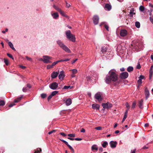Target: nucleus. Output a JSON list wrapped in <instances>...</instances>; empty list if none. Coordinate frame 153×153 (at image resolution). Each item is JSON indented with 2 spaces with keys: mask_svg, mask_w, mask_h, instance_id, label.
<instances>
[{
  "mask_svg": "<svg viewBox=\"0 0 153 153\" xmlns=\"http://www.w3.org/2000/svg\"><path fill=\"white\" fill-rule=\"evenodd\" d=\"M118 76L116 71L114 69L110 70L105 78V82L107 84H109L111 82H114L118 79Z\"/></svg>",
  "mask_w": 153,
  "mask_h": 153,
  "instance_id": "nucleus-1",
  "label": "nucleus"
},
{
  "mask_svg": "<svg viewBox=\"0 0 153 153\" xmlns=\"http://www.w3.org/2000/svg\"><path fill=\"white\" fill-rule=\"evenodd\" d=\"M56 43L57 44L59 47L61 48L62 49L66 52L68 53H71V51L68 48V47L65 45L64 43L60 39H57L56 41Z\"/></svg>",
  "mask_w": 153,
  "mask_h": 153,
  "instance_id": "nucleus-2",
  "label": "nucleus"
},
{
  "mask_svg": "<svg viewBox=\"0 0 153 153\" xmlns=\"http://www.w3.org/2000/svg\"><path fill=\"white\" fill-rule=\"evenodd\" d=\"M65 34L67 39L72 42H75L76 38L74 35L71 33L70 30H67L65 32Z\"/></svg>",
  "mask_w": 153,
  "mask_h": 153,
  "instance_id": "nucleus-3",
  "label": "nucleus"
},
{
  "mask_svg": "<svg viewBox=\"0 0 153 153\" xmlns=\"http://www.w3.org/2000/svg\"><path fill=\"white\" fill-rule=\"evenodd\" d=\"M65 34L67 39L72 42H75L76 38L74 35L71 33L70 30H67L65 32Z\"/></svg>",
  "mask_w": 153,
  "mask_h": 153,
  "instance_id": "nucleus-4",
  "label": "nucleus"
},
{
  "mask_svg": "<svg viewBox=\"0 0 153 153\" xmlns=\"http://www.w3.org/2000/svg\"><path fill=\"white\" fill-rule=\"evenodd\" d=\"M43 62L45 63H49L52 62L50 60L52 59V57L47 55L43 56Z\"/></svg>",
  "mask_w": 153,
  "mask_h": 153,
  "instance_id": "nucleus-5",
  "label": "nucleus"
},
{
  "mask_svg": "<svg viewBox=\"0 0 153 153\" xmlns=\"http://www.w3.org/2000/svg\"><path fill=\"white\" fill-rule=\"evenodd\" d=\"M58 84L56 82H53L49 85V88L51 89L54 90L58 89Z\"/></svg>",
  "mask_w": 153,
  "mask_h": 153,
  "instance_id": "nucleus-6",
  "label": "nucleus"
},
{
  "mask_svg": "<svg viewBox=\"0 0 153 153\" xmlns=\"http://www.w3.org/2000/svg\"><path fill=\"white\" fill-rule=\"evenodd\" d=\"M128 76V74L127 72H123L121 73L120 75V77L121 79H126Z\"/></svg>",
  "mask_w": 153,
  "mask_h": 153,
  "instance_id": "nucleus-7",
  "label": "nucleus"
},
{
  "mask_svg": "<svg viewBox=\"0 0 153 153\" xmlns=\"http://www.w3.org/2000/svg\"><path fill=\"white\" fill-rule=\"evenodd\" d=\"M112 106V104L108 102L105 103H103L102 104V106L104 108H111Z\"/></svg>",
  "mask_w": 153,
  "mask_h": 153,
  "instance_id": "nucleus-8",
  "label": "nucleus"
},
{
  "mask_svg": "<svg viewBox=\"0 0 153 153\" xmlns=\"http://www.w3.org/2000/svg\"><path fill=\"white\" fill-rule=\"evenodd\" d=\"M99 19V17L95 15L94 16L93 20L94 23V25H96L98 24Z\"/></svg>",
  "mask_w": 153,
  "mask_h": 153,
  "instance_id": "nucleus-9",
  "label": "nucleus"
},
{
  "mask_svg": "<svg viewBox=\"0 0 153 153\" xmlns=\"http://www.w3.org/2000/svg\"><path fill=\"white\" fill-rule=\"evenodd\" d=\"M127 34V31L125 29H122L120 31V35L122 37H125Z\"/></svg>",
  "mask_w": 153,
  "mask_h": 153,
  "instance_id": "nucleus-10",
  "label": "nucleus"
},
{
  "mask_svg": "<svg viewBox=\"0 0 153 153\" xmlns=\"http://www.w3.org/2000/svg\"><path fill=\"white\" fill-rule=\"evenodd\" d=\"M65 75L64 74V72L63 71H61L58 77L59 79L61 80H63Z\"/></svg>",
  "mask_w": 153,
  "mask_h": 153,
  "instance_id": "nucleus-11",
  "label": "nucleus"
},
{
  "mask_svg": "<svg viewBox=\"0 0 153 153\" xmlns=\"http://www.w3.org/2000/svg\"><path fill=\"white\" fill-rule=\"evenodd\" d=\"M63 101L65 102V103L67 106H69L72 103V101L70 98H68L67 99L64 98L63 99Z\"/></svg>",
  "mask_w": 153,
  "mask_h": 153,
  "instance_id": "nucleus-12",
  "label": "nucleus"
},
{
  "mask_svg": "<svg viewBox=\"0 0 153 153\" xmlns=\"http://www.w3.org/2000/svg\"><path fill=\"white\" fill-rule=\"evenodd\" d=\"M110 146L112 148H114L116 147L117 143L116 141H111L109 143Z\"/></svg>",
  "mask_w": 153,
  "mask_h": 153,
  "instance_id": "nucleus-13",
  "label": "nucleus"
},
{
  "mask_svg": "<svg viewBox=\"0 0 153 153\" xmlns=\"http://www.w3.org/2000/svg\"><path fill=\"white\" fill-rule=\"evenodd\" d=\"M145 94L146 99L147 100L149 97L150 95L149 91L147 88H146L145 89Z\"/></svg>",
  "mask_w": 153,
  "mask_h": 153,
  "instance_id": "nucleus-14",
  "label": "nucleus"
},
{
  "mask_svg": "<svg viewBox=\"0 0 153 153\" xmlns=\"http://www.w3.org/2000/svg\"><path fill=\"white\" fill-rule=\"evenodd\" d=\"M112 8V7L110 4H105L104 9L105 10L108 11H110L111 10Z\"/></svg>",
  "mask_w": 153,
  "mask_h": 153,
  "instance_id": "nucleus-15",
  "label": "nucleus"
},
{
  "mask_svg": "<svg viewBox=\"0 0 153 153\" xmlns=\"http://www.w3.org/2000/svg\"><path fill=\"white\" fill-rule=\"evenodd\" d=\"M51 15L53 19L56 20L59 17V14L57 12L51 13Z\"/></svg>",
  "mask_w": 153,
  "mask_h": 153,
  "instance_id": "nucleus-16",
  "label": "nucleus"
},
{
  "mask_svg": "<svg viewBox=\"0 0 153 153\" xmlns=\"http://www.w3.org/2000/svg\"><path fill=\"white\" fill-rule=\"evenodd\" d=\"M95 97L96 99L97 100L99 101H101L102 100L100 93H96L95 94Z\"/></svg>",
  "mask_w": 153,
  "mask_h": 153,
  "instance_id": "nucleus-17",
  "label": "nucleus"
},
{
  "mask_svg": "<svg viewBox=\"0 0 153 153\" xmlns=\"http://www.w3.org/2000/svg\"><path fill=\"white\" fill-rule=\"evenodd\" d=\"M138 105L139 108L141 109L143 108V100L141 99L138 102Z\"/></svg>",
  "mask_w": 153,
  "mask_h": 153,
  "instance_id": "nucleus-18",
  "label": "nucleus"
},
{
  "mask_svg": "<svg viewBox=\"0 0 153 153\" xmlns=\"http://www.w3.org/2000/svg\"><path fill=\"white\" fill-rule=\"evenodd\" d=\"M92 107L94 109L98 110L99 109L100 105L98 104H93L92 105Z\"/></svg>",
  "mask_w": 153,
  "mask_h": 153,
  "instance_id": "nucleus-19",
  "label": "nucleus"
},
{
  "mask_svg": "<svg viewBox=\"0 0 153 153\" xmlns=\"http://www.w3.org/2000/svg\"><path fill=\"white\" fill-rule=\"evenodd\" d=\"M59 72H53L51 74V77L52 79L56 78L58 75Z\"/></svg>",
  "mask_w": 153,
  "mask_h": 153,
  "instance_id": "nucleus-20",
  "label": "nucleus"
},
{
  "mask_svg": "<svg viewBox=\"0 0 153 153\" xmlns=\"http://www.w3.org/2000/svg\"><path fill=\"white\" fill-rule=\"evenodd\" d=\"M107 48L105 46H102L101 48V52L102 53L104 54L107 51Z\"/></svg>",
  "mask_w": 153,
  "mask_h": 153,
  "instance_id": "nucleus-21",
  "label": "nucleus"
},
{
  "mask_svg": "<svg viewBox=\"0 0 153 153\" xmlns=\"http://www.w3.org/2000/svg\"><path fill=\"white\" fill-rule=\"evenodd\" d=\"M91 149L92 151L95 150L96 151L98 150V148L96 144H94L92 145L91 147Z\"/></svg>",
  "mask_w": 153,
  "mask_h": 153,
  "instance_id": "nucleus-22",
  "label": "nucleus"
},
{
  "mask_svg": "<svg viewBox=\"0 0 153 153\" xmlns=\"http://www.w3.org/2000/svg\"><path fill=\"white\" fill-rule=\"evenodd\" d=\"M23 96V95H22L20 97L17 98L16 99L14 100V102L17 103L19 102L22 98Z\"/></svg>",
  "mask_w": 153,
  "mask_h": 153,
  "instance_id": "nucleus-23",
  "label": "nucleus"
},
{
  "mask_svg": "<svg viewBox=\"0 0 153 153\" xmlns=\"http://www.w3.org/2000/svg\"><path fill=\"white\" fill-rule=\"evenodd\" d=\"M23 96V95H22L20 97L17 98L16 99L14 100V102L17 103L19 102L22 98Z\"/></svg>",
  "mask_w": 153,
  "mask_h": 153,
  "instance_id": "nucleus-24",
  "label": "nucleus"
},
{
  "mask_svg": "<svg viewBox=\"0 0 153 153\" xmlns=\"http://www.w3.org/2000/svg\"><path fill=\"white\" fill-rule=\"evenodd\" d=\"M8 45L10 48L13 50L15 51L16 49L13 47V45L11 42H9L8 43Z\"/></svg>",
  "mask_w": 153,
  "mask_h": 153,
  "instance_id": "nucleus-25",
  "label": "nucleus"
},
{
  "mask_svg": "<svg viewBox=\"0 0 153 153\" xmlns=\"http://www.w3.org/2000/svg\"><path fill=\"white\" fill-rule=\"evenodd\" d=\"M108 143L106 141H104L103 143L102 144V146L104 148H105L106 147V146L108 145Z\"/></svg>",
  "mask_w": 153,
  "mask_h": 153,
  "instance_id": "nucleus-26",
  "label": "nucleus"
},
{
  "mask_svg": "<svg viewBox=\"0 0 153 153\" xmlns=\"http://www.w3.org/2000/svg\"><path fill=\"white\" fill-rule=\"evenodd\" d=\"M133 68L132 66H129L127 68V71L128 72H131L133 71Z\"/></svg>",
  "mask_w": 153,
  "mask_h": 153,
  "instance_id": "nucleus-27",
  "label": "nucleus"
},
{
  "mask_svg": "<svg viewBox=\"0 0 153 153\" xmlns=\"http://www.w3.org/2000/svg\"><path fill=\"white\" fill-rule=\"evenodd\" d=\"M134 46V47L136 48H140V49L142 47V45L140 44V46L138 45V43H137L136 44H135V45Z\"/></svg>",
  "mask_w": 153,
  "mask_h": 153,
  "instance_id": "nucleus-28",
  "label": "nucleus"
},
{
  "mask_svg": "<svg viewBox=\"0 0 153 153\" xmlns=\"http://www.w3.org/2000/svg\"><path fill=\"white\" fill-rule=\"evenodd\" d=\"M135 26L137 28H139L140 27V23L139 22H136L135 23Z\"/></svg>",
  "mask_w": 153,
  "mask_h": 153,
  "instance_id": "nucleus-29",
  "label": "nucleus"
},
{
  "mask_svg": "<svg viewBox=\"0 0 153 153\" xmlns=\"http://www.w3.org/2000/svg\"><path fill=\"white\" fill-rule=\"evenodd\" d=\"M134 14V10L133 9H132L131 10H130V15L131 17L133 16Z\"/></svg>",
  "mask_w": 153,
  "mask_h": 153,
  "instance_id": "nucleus-30",
  "label": "nucleus"
},
{
  "mask_svg": "<svg viewBox=\"0 0 153 153\" xmlns=\"http://www.w3.org/2000/svg\"><path fill=\"white\" fill-rule=\"evenodd\" d=\"M53 7L56 10L59 11L61 9L60 8H59L58 7L56 6L55 5L53 4Z\"/></svg>",
  "mask_w": 153,
  "mask_h": 153,
  "instance_id": "nucleus-31",
  "label": "nucleus"
},
{
  "mask_svg": "<svg viewBox=\"0 0 153 153\" xmlns=\"http://www.w3.org/2000/svg\"><path fill=\"white\" fill-rule=\"evenodd\" d=\"M4 62L6 65H8L9 63L8 60L6 59H4Z\"/></svg>",
  "mask_w": 153,
  "mask_h": 153,
  "instance_id": "nucleus-32",
  "label": "nucleus"
},
{
  "mask_svg": "<svg viewBox=\"0 0 153 153\" xmlns=\"http://www.w3.org/2000/svg\"><path fill=\"white\" fill-rule=\"evenodd\" d=\"M145 7L144 6L141 5L139 7V10L141 12H143L144 11Z\"/></svg>",
  "mask_w": 153,
  "mask_h": 153,
  "instance_id": "nucleus-33",
  "label": "nucleus"
},
{
  "mask_svg": "<svg viewBox=\"0 0 153 153\" xmlns=\"http://www.w3.org/2000/svg\"><path fill=\"white\" fill-rule=\"evenodd\" d=\"M73 74H76L77 72V70L76 69H73L71 70Z\"/></svg>",
  "mask_w": 153,
  "mask_h": 153,
  "instance_id": "nucleus-34",
  "label": "nucleus"
},
{
  "mask_svg": "<svg viewBox=\"0 0 153 153\" xmlns=\"http://www.w3.org/2000/svg\"><path fill=\"white\" fill-rule=\"evenodd\" d=\"M59 12L61 14L62 16H65V17H67V16H66L65 15V14H64V13L63 12L61 9H60L59 11Z\"/></svg>",
  "mask_w": 153,
  "mask_h": 153,
  "instance_id": "nucleus-35",
  "label": "nucleus"
},
{
  "mask_svg": "<svg viewBox=\"0 0 153 153\" xmlns=\"http://www.w3.org/2000/svg\"><path fill=\"white\" fill-rule=\"evenodd\" d=\"M58 92V91H53L51 94L52 95V96H53L56 95L57 94Z\"/></svg>",
  "mask_w": 153,
  "mask_h": 153,
  "instance_id": "nucleus-36",
  "label": "nucleus"
},
{
  "mask_svg": "<svg viewBox=\"0 0 153 153\" xmlns=\"http://www.w3.org/2000/svg\"><path fill=\"white\" fill-rule=\"evenodd\" d=\"M136 102H135V101L134 102L132 103V105L131 106V108L132 109H134V108H135L136 105Z\"/></svg>",
  "mask_w": 153,
  "mask_h": 153,
  "instance_id": "nucleus-37",
  "label": "nucleus"
},
{
  "mask_svg": "<svg viewBox=\"0 0 153 153\" xmlns=\"http://www.w3.org/2000/svg\"><path fill=\"white\" fill-rule=\"evenodd\" d=\"M5 104V102L4 100H0V106H3Z\"/></svg>",
  "mask_w": 153,
  "mask_h": 153,
  "instance_id": "nucleus-38",
  "label": "nucleus"
},
{
  "mask_svg": "<svg viewBox=\"0 0 153 153\" xmlns=\"http://www.w3.org/2000/svg\"><path fill=\"white\" fill-rule=\"evenodd\" d=\"M42 151L41 149L39 148H37V150L35 151L34 153H40Z\"/></svg>",
  "mask_w": 153,
  "mask_h": 153,
  "instance_id": "nucleus-39",
  "label": "nucleus"
},
{
  "mask_svg": "<svg viewBox=\"0 0 153 153\" xmlns=\"http://www.w3.org/2000/svg\"><path fill=\"white\" fill-rule=\"evenodd\" d=\"M67 146L73 152H74V150L71 146L68 144Z\"/></svg>",
  "mask_w": 153,
  "mask_h": 153,
  "instance_id": "nucleus-40",
  "label": "nucleus"
},
{
  "mask_svg": "<svg viewBox=\"0 0 153 153\" xmlns=\"http://www.w3.org/2000/svg\"><path fill=\"white\" fill-rule=\"evenodd\" d=\"M70 60V59H61L59 60H58L59 61V62H64V61H68Z\"/></svg>",
  "mask_w": 153,
  "mask_h": 153,
  "instance_id": "nucleus-41",
  "label": "nucleus"
},
{
  "mask_svg": "<svg viewBox=\"0 0 153 153\" xmlns=\"http://www.w3.org/2000/svg\"><path fill=\"white\" fill-rule=\"evenodd\" d=\"M68 136L70 137H75V135L74 134H68Z\"/></svg>",
  "mask_w": 153,
  "mask_h": 153,
  "instance_id": "nucleus-42",
  "label": "nucleus"
},
{
  "mask_svg": "<svg viewBox=\"0 0 153 153\" xmlns=\"http://www.w3.org/2000/svg\"><path fill=\"white\" fill-rule=\"evenodd\" d=\"M7 55L10 58H11L12 59H14V58L13 57V56L11 54L7 53Z\"/></svg>",
  "mask_w": 153,
  "mask_h": 153,
  "instance_id": "nucleus-43",
  "label": "nucleus"
},
{
  "mask_svg": "<svg viewBox=\"0 0 153 153\" xmlns=\"http://www.w3.org/2000/svg\"><path fill=\"white\" fill-rule=\"evenodd\" d=\"M46 94H41V97L42 98H44L46 97Z\"/></svg>",
  "mask_w": 153,
  "mask_h": 153,
  "instance_id": "nucleus-44",
  "label": "nucleus"
},
{
  "mask_svg": "<svg viewBox=\"0 0 153 153\" xmlns=\"http://www.w3.org/2000/svg\"><path fill=\"white\" fill-rule=\"evenodd\" d=\"M58 62H59V61H56V62H53L52 64L51 65H52V66L53 67L55 65H56L57 64Z\"/></svg>",
  "mask_w": 153,
  "mask_h": 153,
  "instance_id": "nucleus-45",
  "label": "nucleus"
},
{
  "mask_svg": "<svg viewBox=\"0 0 153 153\" xmlns=\"http://www.w3.org/2000/svg\"><path fill=\"white\" fill-rule=\"evenodd\" d=\"M136 68L138 69H140L141 68V66L139 62H138Z\"/></svg>",
  "mask_w": 153,
  "mask_h": 153,
  "instance_id": "nucleus-46",
  "label": "nucleus"
},
{
  "mask_svg": "<svg viewBox=\"0 0 153 153\" xmlns=\"http://www.w3.org/2000/svg\"><path fill=\"white\" fill-rule=\"evenodd\" d=\"M70 88H71V86H68L65 85L64 86L63 88L64 89H68Z\"/></svg>",
  "mask_w": 153,
  "mask_h": 153,
  "instance_id": "nucleus-47",
  "label": "nucleus"
},
{
  "mask_svg": "<svg viewBox=\"0 0 153 153\" xmlns=\"http://www.w3.org/2000/svg\"><path fill=\"white\" fill-rule=\"evenodd\" d=\"M26 58L27 60L31 62L32 61V59L31 58H30L27 56H26Z\"/></svg>",
  "mask_w": 153,
  "mask_h": 153,
  "instance_id": "nucleus-48",
  "label": "nucleus"
},
{
  "mask_svg": "<svg viewBox=\"0 0 153 153\" xmlns=\"http://www.w3.org/2000/svg\"><path fill=\"white\" fill-rule=\"evenodd\" d=\"M55 132H56V130H53L49 132L48 133V134H52V133Z\"/></svg>",
  "mask_w": 153,
  "mask_h": 153,
  "instance_id": "nucleus-49",
  "label": "nucleus"
},
{
  "mask_svg": "<svg viewBox=\"0 0 153 153\" xmlns=\"http://www.w3.org/2000/svg\"><path fill=\"white\" fill-rule=\"evenodd\" d=\"M105 27L108 31H109V27L108 25H105Z\"/></svg>",
  "mask_w": 153,
  "mask_h": 153,
  "instance_id": "nucleus-50",
  "label": "nucleus"
},
{
  "mask_svg": "<svg viewBox=\"0 0 153 153\" xmlns=\"http://www.w3.org/2000/svg\"><path fill=\"white\" fill-rule=\"evenodd\" d=\"M27 87H24L22 89V91L24 92H26L27 90Z\"/></svg>",
  "mask_w": 153,
  "mask_h": 153,
  "instance_id": "nucleus-51",
  "label": "nucleus"
},
{
  "mask_svg": "<svg viewBox=\"0 0 153 153\" xmlns=\"http://www.w3.org/2000/svg\"><path fill=\"white\" fill-rule=\"evenodd\" d=\"M95 129L97 130H100L102 129V127L100 126H98L96 127Z\"/></svg>",
  "mask_w": 153,
  "mask_h": 153,
  "instance_id": "nucleus-52",
  "label": "nucleus"
},
{
  "mask_svg": "<svg viewBox=\"0 0 153 153\" xmlns=\"http://www.w3.org/2000/svg\"><path fill=\"white\" fill-rule=\"evenodd\" d=\"M61 141H62L66 145H67L68 144V143L67 142L65 141V140H61Z\"/></svg>",
  "mask_w": 153,
  "mask_h": 153,
  "instance_id": "nucleus-53",
  "label": "nucleus"
},
{
  "mask_svg": "<svg viewBox=\"0 0 153 153\" xmlns=\"http://www.w3.org/2000/svg\"><path fill=\"white\" fill-rule=\"evenodd\" d=\"M53 67L52 66V65H48L47 66V68L48 69H50Z\"/></svg>",
  "mask_w": 153,
  "mask_h": 153,
  "instance_id": "nucleus-54",
  "label": "nucleus"
},
{
  "mask_svg": "<svg viewBox=\"0 0 153 153\" xmlns=\"http://www.w3.org/2000/svg\"><path fill=\"white\" fill-rule=\"evenodd\" d=\"M125 105L127 108H130V106L129 105L128 103V102H126L125 104Z\"/></svg>",
  "mask_w": 153,
  "mask_h": 153,
  "instance_id": "nucleus-55",
  "label": "nucleus"
},
{
  "mask_svg": "<svg viewBox=\"0 0 153 153\" xmlns=\"http://www.w3.org/2000/svg\"><path fill=\"white\" fill-rule=\"evenodd\" d=\"M8 31V29L7 28H6L5 30V31L2 30V33L4 34V33H5L6 32H7Z\"/></svg>",
  "mask_w": 153,
  "mask_h": 153,
  "instance_id": "nucleus-56",
  "label": "nucleus"
},
{
  "mask_svg": "<svg viewBox=\"0 0 153 153\" xmlns=\"http://www.w3.org/2000/svg\"><path fill=\"white\" fill-rule=\"evenodd\" d=\"M144 76L143 75H140L138 77V78L139 79H140L141 80H142V79H144Z\"/></svg>",
  "mask_w": 153,
  "mask_h": 153,
  "instance_id": "nucleus-57",
  "label": "nucleus"
},
{
  "mask_svg": "<svg viewBox=\"0 0 153 153\" xmlns=\"http://www.w3.org/2000/svg\"><path fill=\"white\" fill-rule=\"evenodd\" d=\"M52 97L53 96H52L51 94L50 95L48 98V100H49L52 98Z\"/></svg>",
  "mask_w": 153,
  "mask_h": 153,
  "instance_id": "nucleus-58",
  "label": "nucleus"
},
{
  "mask_svg": "<svg viewBox=\"0 0 153 153\" xmlns=\"http://www.w3.org/2000/svg\"><path fill=\"white\" fill-rule=\"evenodd\" d=\"M75 140L77 141H80L82 140V139L81 138H76L74 139Z\"/></svg>",
  "mask_w": 153,
  "mask_h": 153,
  "instance_id": "nucleus-59",
  "label": "nucleus"
},
{
  "mask_svg": "<svg viewBox=\"0 0 153 153\" xmlns=\"http://www.w3.org/2000/svg\"><path fill=\"white\" fill-rule=\"evenodd\" d=\"M60 134L64 137H65L66 135V134L63 132H60Z\"/></svg>",
  "mask_w": 153,
  "mask_h": 153,
  "instance_id": "nucleus-60",
  "label": "nucleus"
},
{
  "mask_svg": "<svg viewBox=\"0 0 153 153\" xmlns=\"http://www.w3.org/2000/svg\"><path fill=\"white\" fill-rule=\"evenodd\" d=\"M15 105V104L14 103H11L9 105V106L10 107H11L13 106L14 105Z\"/></svg>",
  "mask_w": 153,
  "mask_h": 153,
  "instance_id": "nucleus-61",
  "label": "nucleus"
},
{
  "mask_svg": "<svg viewBox=\"0 0 153 153\" xmlns=\"http://www.w3.org/2000/svg\"><path fill=\"white\" fill-rule=\"evenodd\" d=\"M152 76V73L150 72V74L149 76V79H151Z\"/></svg>",
  "mask_w": 153,
  "mask_h": 153,
  "instance_id": "nucleus-62",
  "label": "nucleus"
},
{
  "mask_svg": "<svg viewBox=\"0 0 153 153\" xmlns=\"http://www.w3.org/2000/svg\"><path fill=\"white\" fill-rule=\"evenodd\" d=\"M149 20L151 23L153 24V19L152 17H150L149 18Z\"/></svg>",
  "mask_w": 153,
  "mask_h": 153,
  "instance_id": "nucleus-63",
  "label": "nucleus"
},
{
  "mask_svg": "<svg viewBox=\"0 0 153 153\" xmlns=\"http://www.w3.org/2000/svg\"><path fill=\"white\" fill-rule=\"evenodd\" d=\"M126 118L127 117H125V116H124L122 120V123L125 120V119H126Z\"/></svg>",
  "mask_w": 153,
  "mask_h": 153,
  "instance_id": "nucleus-64",
  "label": "nucleus"
}]
</instances>
